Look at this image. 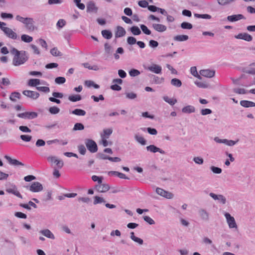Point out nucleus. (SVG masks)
<instances>
[{
	"mask_svg": "<svg viewBox=\"0 0 255 255\" xmlns=\"http://www.w3.org/2000/svg\"><path fill=\"white\" fill-rule=\"evenodd\" d=\"M10 53L13 55L12 64L15 66L24 64L28 59L27 54L25 51H19L15 48H12Z\"/></svg>",
	"mask_w": 255,
	"mask_h": 255,
	"instance_id": "obj_1",
	"label": "nucleus"
},
{
	"mask_svg": "<svg viewBox=\"0 0 255 255\" xmlns=\"http://www.w3.org/2000/svg\"><path fill=\"white\" fill-rule=\"evenodd\" d=\"M15 19L23 23L26 30L29 32H33L37 29V27L34 24V21L31 17H24L19 15L15 16Z\"/></svg>",
	"mask_w": 255,
	"mask_h": 255,
	"instance_id": "obj_2",
	"label": "nucleus"
},
{
	"mask_svg": "<svg viewBox=\"0 0 255 255\" xmlns=\"http://www.w3.org/2000/svg\"><path fill=\"white\" fill-rule=\"evenodd\" d=\"M0 28L7 38L13 40L19 39V35L13 29L7 27L6 23L0 21Z\"/></svg>",
	"mask_w": 255,
	"mask_h": 255,
	"instance_id": "obj_3",
	"label": "nucleus"
},
{
	"mask_svg": "<svg viewBox=\"0 0 255 255\" xmlns=\"http://www.w3.org/2000/svg\"><path fill=\"white\" fill-rule=\"evenodd\" d=\"M85 145L91 153H95L98 151V146L96 142L91 139H86L85 140Z\"/></svg>",
	"mask_w": 255,
	"mask_h": 255,
	"instance_id": "obj_4",
	"label": "nucleus"
},
{
	"mask_svg": "<svg viewBox=\"0 0 255 255\" xmlns=\"http://www.w3.org/2000/svg\"><path fill=\"white\" fill-rule=\"evenodd\" d=\"M47 160L51 165L55 164L57 168L61 169L63 166L64 163L63 161L59 159L56 156H49L47 157Z\"/></svg>",
	"mask_w": 255,
	"mask_h": 255,
	"instance_id": "obj_5",
	"label": "nucleus"
},
{
	"mask_svg": "<svg viewBox=\"0 0 255 255\" xmlns=\"http://www.w3.org/2000/svg\"><path fill=\"white\" fill-rule=\"evenodd\" d=\"M214 140L218 143H224L229 146H233L237 144V143L239 141V139L237 140H229L228 139L224 138L221 139L219 137H215L214 138Z\"/></svg>",
	"mask_w": 255,
	"mask_h": 255,
	"instance_id": "obj_6",
	"label": "nucleus"
},
{
	"mask_svg": "<svg viewBox=\"0 0 255 255\" xmlns=\"http://www.w3.org/2000/svg\"><path fill=\"white\" fill-rule=\"evenodd\" d=\"M25 188L32 192H38L43 190V186L39 182H34L30 186H27Z\"/></svg>",
	"mask_w": 255,
	"mask_h": 255,
	"instance_id": "obj_7",
	"label": "nucleus"
},
{
	"mask_svg": "<svg viewBox=\"0 0 255 255\" xmlns=\"http://www.w3.org/2000/svg\"><path fill=\"white\" fill-rule=\"evenodd\" d=\"M17 117L24 119L31 120L37 117L38 114L34 112H26L24 113L18 114Z\"/></svg>",
	"mask_w": 255,
	"mask_h": 255,
	"instance_id": "obj_8",
	"label": "nucleus"
},
{
	"mask_svg": "<svg viewBox=\"0 0 255 255\" xmlns=\"http://www.w3.org/2000/svg\"><path fill=\"white\" fill-rule=\"evenodd\" d=\"M224 216L226 219L227 222L228 224L229 227L230 229L237 228V225L236 223L234 218L229 213H225Z\"/></svg>",
	"mask_w": 255,
	"mask_h": 255,
	"instance_id": "obj_9",
	"label": "nucleus"
},
{
	"mask_svg": "<svg viewBox=\"0 0 255 255\" xmlns=\"http://www.w3.org/2000/svg\"><path fill=\"white\" fill-rule=\"evenodd\" d=\"M209 196L212 197L214 200H217L218 202L222 204H225L226 203V197L221 194H216L214 193H210Z\"/></svg>",
	"mask_w": 255,
	"mask_h": 255,
	"instance_id": "obj_10",
	"label": "nucleus"
},
{
	"mask_svg": "<svg viewBox=\"0 0 255 255\" xmlns=\"http://www.w3.org/2000/svg\"><path fill=\"white\" fill-rule=\"evenodd\" d=\"M97 191L100 193H105L110 189L109 184L107 183H100L95 186Z\"/></svg>",
	"mask_w": 255,
	"mask_h": 255,
	"instance_id": "obj_11",
	"label": "nucleus"
},
{
	"mask_svg": "<svg viewBox=\"0 0 255 255\" xmlns=\"http://www.w3.org/2000/svg\"><path fill=\"white\" fill-rule=\"evenodd\" d=\"M199 73L201 77L203 76L207 78H212L215 75V71L210 69H204L200 71Z\"/></svg>",
	"mask_w": 255,
	"mask_h": 255,
	"instance_id": "obj_12",
	"label": "nucleus"
},
{
	"mask_svg": "<svg viewBox=\"0 0 255 255\" xmlns=\"http://www.w3.org/2000/svg\"><path fill=\"white\" fill-rule=\"evenodd\" d=\"M156 192L159 195L165 197L167 199H171L173 197V195L168 191H166L161 188H157L156 189Z\"/></svg>",
	"mask_w": 255,
	"mask_h": 255,
	"instance_id": "obj_13",
	"label": "nucleus"
},
{
	"mask_svg": "<svg viewBox=\"0 0 255 255\" xmlns=\"http://www.w3.org/2000/svg\"><path fill=\"white\" fill-rule=\"evenodd\" d=\"M151 26L154 30L158 32H163L167 30L166 26L162 24L153 23Z\"/></svg>",
	"mask_w": 255,
	"mask_h": 255,
	"instance_id": "obj_14",
	"label": "nucleus"
},
{
	"mask_svg": "<svg viewBox=\"0 0 255 255\" xmlns=\"http://www.w3.org/2000/svg\"><path fill=\"white\" fill-rule=\"evenodd\" d=\"M236 39H243L246 41L250 42L253 40L252 36L247 33H241L235 36Z\"/></svg>",
	"mask_w": 255,
	"mask_h": 255,
	"instance_id": "obj_15",
	"label": "nucleus"
},
{
	"mask_svg": "<svg viewBox=\"0 0 255 255\" xmlns=\"http://www.w3.org/2000/svg\"><path fill=\"white\" fill-rule=\"evenodd\" d=\"M147 69L154 73L158 74L161 73L162 68L160 65L153 64L150 66L148 67Z\"/></svg>",
	"mask_w": 255,
	"mask_h": 255,
	"instance_id": "obj_16",
	"label": "nucleus"
},
{
	"mask_svg": "<svg viewBox=\"0 0 255 255\" xmlns=\"http://www.w3.org/2000/svg\"><path fill=\"white\" fill-rule=\"evenodd\" d=\"M23 94L25 96H26L29 98H30L33 100H35V99H37L39 96V94L38 93L35 92V91H30V90L24 91L23 92Z\"/></svg>",
	"mask_w": 255,
	"mask_h": 255,
	"instance_id": "obj_17",
	"label": "nucleus"
},
{
	"mask_svg": "<svg viewBox=\"0 0 255 255\" xmlns=\"http://www.w3.org/2000/svg\"><path fill=\"white\" fill-rule=\"evenodd\" d=\"M227 18L230 22H235L241 19H246L245 17L241 14L229 15L227 16Z\"/></svg>",
	"mask_w": 255,
	"mask_h": 255,
	"instance_id": "obj_18",
	"label": "nucleus"
},
{
	"mask_svg": "<svg viewBox=\"0 0 255 255\" xmlns=\"http://www.w3.org/2000/svg\"><path fill=\"white\" fill-rule=\"evenodd\" d=\"M147 151H149L152 153H156L158 152L161 154H165V151L162 149H160L159 147H156L154 145H150L149 146H146V147Z\"/></svg>",
	"mask_w": 255,
	"mask_h": 255,
	"instance_id": "obj_19",
	"label": "nucleus"
},
{
	"mask_svg": "<svg viewBox=\"0 0 255 255\" xmlns=\"http://www.w3.org/2000/svg\"><path fill=\"white\" fill-rule=\"evenodd\" d=\"M4 158L8 161V163L14 166H24V164L22 163L21 162L15 159H12L10 157L5 155Z\"/></svg>",
	"mask_w": 255,
	"mask_h": 255,
	"instance_id": "obj_20",
	"label": "nucleus"
},
{
	"mask_svg": "<svg viewBox=\"0 0 255 255\" xmlns=\"http://www.w3.org/2000/svg\"><path fill=\"white\" fill-rule=\"evenodd\" d=\"M6 191L9 193L13 194L19 198H22L21 195L17 191L15 185H12L11 187L8 188L6 189Z\"/></svg>",
	"mask_w": 255,
	"mask_h": 255,
	"instance_id": "obj_21",
	"label": "nucleus"
},
{
	"mask_svg": "<svg viewBox=\"0 0 255 255\" xmlns=\"http://www.w3.org/2000/svg\"><path fill=\"white\" fill-rule=\"evenodd\" d=\"M196 111L195 108L192 105H187L182 109V112L185 114L194 113Z\"/></svg>",
	"mask_w": 255,
	"mask_h": 255,
	"instance_id": "obj_22",
	"label": "nucleus"
},
{
	"mask_svg": "<svg viewBox=\"0 0 255 255\" xmlns=\"http://www.w3.org/2000/svg\"><path fill=\"white\" fill-rule=\"evenodd\" d=\"M40 233L44 236L45 237H47V238L52 240L55 239V236L54 234L49 229H44L41 230L40 231Z\"/></svg>",
	"mask_w": 255,
	"mask_h": 255,
	"instance_id": "obj_23",
	"label": "nucleus"
},
{
	"mask_svg": "<svg viewBox=\"0 0 255 255\" xmlns=\"http://www.w3.org/2000/svg\"><path fill=\"white\" fill-rule=\"evenodd\" d=\"M98 8L93 1H90L87 4V11L88 12H97Z\"/></svg>",
	"mask_w": 255,
	"mask_h": 255,
	"instance_id": "obj_24",
	"label": "nucleus"
},
{
	"mask_svg": "<svg viewBox=\"0 0 255 255\" xmlns=\"http://www.w3.org/2000/svg\"><path fill=\"white\" fill-rule=\"evenodd\" d=\"M126 34L125 29L122 26H118L117 27L115 36L116 37H121L124 36Z\"/></svg>",
	"mask_w": 255,
	"mask_h": 255,
	"instance_id": "obj_25",
	"label": "nucleus"
},
{
	"mask_svg": "<svg viewBox=\"0 0 255 255\" xmlns=\"http://www.w3.org/2000/svg\"><path fill=\"white\" fill-rule=\"evenodd\" d=\"M240 105L246 108L255 107V103L247 100L241 101L240 102Z\"/></svg>",
	"mask_w": 255,
	"mask_h": 255,
	"instance_id": "obj_26",
	"label": "nucleus"
},
{
	"mask_svg": "<svg viewBox=\"0 0 255 255\" xmlns=\"http://www.w3.org/2000/svg\"><path fill=\"white\" fill-rule=\"evenodd\" d=\"M112 132V128L104 129L103 132L101 133V137L108 138Z\"/></svg>",
	"mask_w": 255,
	"mask_h": 255,
	"instance_id": "obj_27",
	"label": "nucleus"
},
{
	"mask_svg": "<svg viewBox=\"0 0 255 255\" xmlns=\"http://www.w3.org/2000/svg\"><path fill=\"white\" fill-rule=\"evenodd\" d=\"M134 138L137 142H138L142 145H144L146 144V140L143 136L140 135L139 134H136L134 135Z\"/></svg>",
	"mask_w": 255,
	"mask_h": 255,
	"instance_id": "obj_28",
	"label": "nucleus"
},
{
	"mask_svg": "<svg viewBox=\"0 0 255 255\" xmlns=\"http://www.w3.org/2000/svg\"><path fill=\"white\" fill-rule=\"evenodd\" d=\"M199 214L201 218L204 220H208L209 219V214L204 209H200L199 211Z\"/></svg>",
	"mask_w": 255,
	"mask_h": 255,
	"instance_id": "obj_29",
	"label": "nucleus"
},
{
	"mask_svg": "<svg viewBox=\"0 0 255 255\" xmlns=\"http://www.w3.org/2000/svg\"><path fill=\"white\" fill-rule=\"evenodd\" d=\"M21 40L26 43H30L32 41L33 37L27 34H23L21 36Z\"/></svg>",
	"mask_w": 255,
	"mask_h": 255,
	"instance_id": "obj_30",
	"label": "nucleus"
},
{
	"mask_svg": "<svg viewBox=\"0 0 255 255\" xmlns=\"http://www.w3.org/2000/svg\"><path fill=\"white\" fill-rule=\"evenodd\" d=\"M40 84V80L38 79H31L28 82L29 86H36Z\"/></svg>",
	"mask_w": 255,
	"mask_h": 255,
	"instance_id": "obj_31",
	"label": "nucleus"
},
{
	"mask_svg": "<svg viewBox=\"0 0 255 255\" xmlns=\"http://www.w3.org/2000/svg\"><path fill=\"white\" fill-rule=\"evenodd\" d=\"M102 36L106 39H110L112 37V33L108 30H103L102 31Z\"/></svg>",
	"mask_w": 255,
	"mask_h": 255,
	"instance_id": "obj_32",
	"label": "nucleus"
},
{
	"mask_svg": "<svg viewBox=\"0 0 255 255\" xmlns=\"http://www.w3.org/2000/svg\"><path fill=\"white\" fill-rule=\"evenodd\" d=\"M81 99H82V98L80 95H70L68 97V100L72 102H76L77 101H79Z\"/></svg>",
	"mask_w": 255,
	"mask_h": 255,
	"instance_id": "obj_33",
	"label": "nucleus"
},
{
	"mask_svg": "<svg viewBox=\"0 0 255 255\" xmlns=\"http://www.w3.org/2000/svg\"><path fill=\"white\" fill-rule=\"evenodd\" d=\"M71 113L72 114H74V115H77V116H85L86 115V113L83 110L79 109H75L74 110L72 111L71 112Z\"/></svg>",
	"mask_w": 255,
	"mask_h": 255,
	"instance_id": "obj_34",
	"label": "nucleus"
},
{
	"mask_svg": "<svg viewBox=\"0 0 255 255\" xmlns=\"http://www.w3.org/2000/svg\"><path fill=\"white\" fill-rule=\"evenodd\" d=\"M188 36L186 35H178L174 37V39L178 41H184L188 39Z\"/></svg>",
	"mask_w": 255,
	"mask_h": 255,
	"instance_id": "obj_35",
	"label": "nucleus"
},
{
	"mask_svg": "<svg viewBox=\"0 0 255 255\" xmlns=\"http://www.w3.org/2000/svg\"><path fill=\"white\" fill-rule=\"evenodd\" d=\"M163 100L166 102L168 103L171 106L174 105L177 103V100L175 99L169 98L168 96H164L163 97Z\"/></svg>",
	"mask_w": 255,
	"mask_h": 255,
	"instance_id": "obj_36",
	"label": "nucleus"
},
{
	"mask_svg": "<svg viewBox=\"0 0 255 255\" xmlns=\"http://www.w3.org/2000/svg\"><path fill=\"white\" fill-rule=\"evenodd\" d=\"M106 201L105 199L101 197L95 196L94 197V201L93 204L94 205H97L98 204H101L103 203H105Z\"/></svg>",
	"mask_w": 255,
	"mask_h": 255,
	"instance_id": "obj_37",
	"label": "nucleus"
},
{
	"mask_svg": "<svg viewBox=\"0 0 255 255\" xmlns=\"http://www.w3.org/2000/svg\"><path fill=\"white\" fill-rule=\"evenodd\" d=\"M171 84L176 87H180L182 85L181 81L177 78H173L171 80Z\"/></svg>",
	"mask_w": 255,
	"mask_h": 255,
	"instance_id": "obj_38",
	"label": "nucleus"
},
{
	"mask_svg": "<svg viewBox=\"0 0 255 255\" xmlns=\"http://www.w3.org/2000/svg\"><path fill=\"white\" fill-rule=\"evenodd\" d=\"M218 4L220 5L225 6L229 5L234 2L236 0H217Z\"/></svg>",
	"mask_w": 255,
	"mask_h": 255,
	"instance_id": "obj_39",
	"label": "nucleus"
},
{
	"mask_svg": "<svg viewBox=\"0 0 255 255\" xmlns=\"http://www.w3.org/2000/svg\"><path fill=\"white\" fill-rule=\"evenodd\" d=\"M190 72L191 74L194 77L198 78L199 79H201V77L200 74H198L197 71V69L196 67H192L190 68Z\"/></svg>",
	"mask_w": 255,
	"mask_h": 255,
	"instance_id": "obj_40",
	"label": "nucleus"
},
{
	"mask_svg": "<svg viewBox=\"0 0 255 255\" xmlns=\"http://www.w3.org/2000/svg\"><path fill=\"white\" fill-rule=\"evenodd\" d=\"M131 33L134 35H138L141 34V31L138 27L136 26H132L130 28Z\"/></svg>",
	"mask_w": 255,
	"mask_h": 255,
	"instance_id": "obj_41",
	"label": "nucleus"
},
{
	"mask_svg": "<svg viewBox=\"0 0 255 255\" xmlns=\"http://www.w3.org/2000/svg\"><path fill=\"white\" fill-rule=\"evenodd\" d=\"M140 27L141 30L145 34L148 35L151 34V30H149L146 25H145L144 24H141Z\"/></svg>",
	"mask_w": 255,
	"mask_h": 255,
	"instance_id": "obj_42",
	"label": "nucleus"
},
{
	"mask_svg": "<svg viewBox=\"0 0 255 255\" xmlns=\"http://www.w3.org/2000/svg\"><path fill=\"white\" fill-rule=\"evenodd\" d=\"M20 97V94L17 92L12 93L10 96V99L14 102H15L17 99H19Z\"/></svg>",
	"mask_w": 255,
	"mask_h": 255,
	"instance_id": "obj_43",
	"label": "nucleus"
},
{
	"mask_svg": "<svg viewBox=\"0 0 255 255\" xmlns=\"http://www.w3.org/2000/svg\"><path fill=\"white\" fill-rule=\"evenodd\" d=\"M210 168L212 172L214 174H221L222 172V170L221 168L214 166H211Z\"/></svg>",
	"mask_w": 255,
	"mask_h": 255,
	"instance_id": "obj_44",
	"label": "nucleus"
},
{
	"mask_svg": "<svg viewBox=\"0 0 255 255\" xmlns=\"http://www.w3.org/2000/svg\"><path fill=\"white\" fill-rule=\"evenodd\" d=\"M49 112L52 115H56L59 113L60 109L56 106H53L49 109Z\"/></svg>",
	"mask_w": 255,
	"mask_h": 255,
	"instance_id": "obj_45",
	"label": "nucleus"
},
{
	"mask_svg": "<svg viewBox=\"0 0 255 255\" xmlns=\"http://www.w3.org/2000/svg\"><path fill=\"white\" fill-rule=\"evenodd\" d=\"M66 21L63 19H60L56 23V27L58 29L63 28L66 24Z\"/></svg>",
	"mask_w": 255,
	"mask_h": 255,
	"instance_id": "obj_46",
	"label": "nucleus"
},
{
	"mask_svg": "<svg viewBox=\"0 0 255 255\" xmlns=\"http://www.w3.org/2000/svg\"><path fill=\"white\" fill-rule=\"evenodd\" d=\"M84 129V125L81 123H76L73 128V130H81Z\"/></svg>",
	"mask_w": 255,
	"mask_h": 255,
	"instance_id": "obj_47",
	"label": "nucleus"
},
{
	"mask_svg": "<svg viewBox=\"0 0 255 255\" xmlns=\"http://www.w3.org/2000/svg\"><path fill=\"white\" fill-rule=\"evenodd\" d=\"M195 17L197 18H203V19H210L211 18V16L208 14H200L198 13L194 14Z\"/></svg>",
	"mask_w": 255,
	"mask_h": 255,
	"instance_id": "obj_48",
	"label": "nucleus"
},
{
	"mask_svg": "<svg viewBox=\"0 0 255 255\" xmlns=\"http://www.w3.org/2000/svg\"><path fill=\"white\" fill-rule=\"evenodd\" d=\"M181 27L183 29H191L192 28V25L187 22H183L181 24Z\"/></svg>",
	"mask_w": 255,
	"mask_h": 255,
	"instance_id": "obj_49",
	"label": "nucleus"
},
{
	"mask_svg": "<svg viewBox=\"0 0 255 255\" xmlns=\"http://www.w3.org/2000/svg\"><path fill=\"white\" fill-rule=\"evenodd\" d=\"M140 74V72L138 70L135 69H132L129 71V75L131 77H135L138 76Z\"/></svg>",
	"mask_w": 255,
	"mask_h": 255,
	"instance_id": "obj_50",
	"label": "nucleus"
},
{
	"mask_svg": "<svg viewBox=\"0 0 255 255\" xmlns=\"http://www.w3.org/2000/svg\"><path fill=\"white\" fill-rule=\"evenodd\" d=\"M125 94L127 98L128 99L133 100L137 97L136 94L133 92H127Z\"/></svg>",
	"mask_w": 255,
	"mask_h": 255,
	"instance_id": "obj_51",
	"label": "nucleus"
},
{
	"mask_svg": "<svg viewBox=\"0 0 255 255\" xmlns=\"http://www.w3.org/2000/svg\"><path fill=\"white\" fill-rule=\"evenodd\" d=\"M91 178L93 181L97 182L98 184L102 183L103 179L102 176H98L97 175H93Z\"/></svg>",
	"mask_w": 255,
	"mask_h": 255,
	"instance_id": "obj_52",
	"label": "nucleus"
},
{
	"mask_svg": "<svg viewBox=\"0 0 255 255\" xmlns=\"http://www.w3.org/2000/svg\"><path fill=\"white\" fill-rule=\"evenodd\" d=\"M234 92L238 94H245L247 93V91L245 89L241 88L234 89Z\"/></svg>",
	"mask_w": 255,
	"mask_h": 255,
	"instance_id": "obj_53",
	"label": "nucleus"
},
{
	"mask_svg": "<svg viewBox=\"0 0 255 255\" xmlns=\"http://www.w3.org/2000/svg\"><path fill=\"white\" fill-rule=\"evenodd\" d=\"M66 81V79L63 77H58L55 78V82L58 84H62Z\"/></svg>",
	"mask_w": 255,
	"mask_h": 255,
	"instance_id": "obj_54",
	"label": "nucleus"
},
{
	"mask_svg": "<svg viewBox=\"0 0 255 255\" xmlns=\"http://www.w3.org/2000/svg\"><path fill=\"white\" fill-rule=\"evenodd\" d=\"M144 220L148 223L149 225H154L155 224L154 221L149 216H145L143 217Z\"/></svg>",
	"mask_w": 255,
	"mask_h": 255,
	"instance_id": "obj_55",
	"label": "nucleus"
},
{
	"mask_svg": "<svg viewBox=\"0 0 255 255\" xmlns=\"http://www.w3.org/2000/svg\"><path fill=\"white\" fill-rule=\"evenodd\" d=\"M193 161L195 163L198 165H202L204 162L203 159L201 157H194L193 158Z\"/></svg>",
	"mask_w": 255,
	"mask_h": 255,
	"instance_id": "obj_56",
	"label": "nucleus"
},
{
	"mask_svg": "<svg viewBox=\"0 0 255 255\" xmlns=\"http://www.w3.org/2000/svg\"><path fill=\"white\" fill-rule=\"evenodd\" d=\"M78 149L80 154L82 155L85 154L86 152V149L84 145L81 144L78 145Z\"/></svg>",
	"mask_w": 255,
	"mask_h": 255,
	"instance_id": "obj_57",
	"label": "nucleus"
},
{
	"mask_svg": "<svg viewBox=\"0 0 255 255\" xmlns=\"http://www.w3.org/2000/svg\"><path fill=\"white\" fill-rule=\"evenodd\" d=\"M20 138L24 141L28 142L31 140L32 136L29 135L22 134L20 136Z\"/></svg>",
	"mask_w": 255,
	"mask_h": 255,
	"instance_id": "obj_58",
	"label": "nucleus"
},
{
	"mask_svg": "<svg viewBox=\"0 0 255 255\" xmlns=\"http://www.w3.org/2000/svg\"><path fill=\"white\" fill-rule=\"evenodd\" d=\"M105 50L108 54L112 53L113 51L112 47L108 43L105 44Z\"/></svg>",
	"mask_w": 255,
	"mask_h": 255,
	"instance_id": "obj_59",
	"label": "nucleus"
},
{
	"mask_svg": "<svg viewBox=\"0 0 255 255\" xmlns=\"http://www.w3.org/2000/svg\"><path fill=\"white\" fill-rule=\"evenodd\" d=\"M51 54L54 56H58L61 55L60 52L57 48H53L50 50Z\"/></svg>",
	"mask_w": 255,
	"mask_h": 255,
	"instance_id": "obj_60",
	"label": "nucleus"
},
{
	"mask_svg": "<svg viewBox=\"0 0 255 255\" xmlns=\"http://www.w3.org/2000/svg\"><path fill=\"white\" fill-rule=\"evenodd\" d=\"M36 89L39 91H41L45 93H48L50 92V89L48 87H37Z\"/></svg>",
	"mask_w": 255,
	"mask_h": 255,
	"instance_id": "obj_61",
	"label": "nucleus"
},
{
	"mask_svg": "<svg viewBox=\"0 0 255 255\" xmlns=\"http://www.w3.org/2000/svg\"><path fill=\"white\" fill-rule=\"evenodd\" d=\"M0 16L1 18H9L12 19L13 18V15L11 13H7L5 12H1L0 14Z\"/></svg>",
	"mask_w": 255,
	"mask_h": 255,
	"instance_id": "obj_62",
	"label": "nucleus"
},
{
	"mask_svg": "<svg viewBox=\"0 0 255 255\" xmlns=\"http://www.w3.org/2000/svg\"><path fill=\"white\" fill-rule=\"evenodd\" d=\"M195 84L199 88H207L208 87V85L206 83H204L199 81H195Z\"/></svg>",
	"mask_w": 255,
	"mask_h": 255,
	"instance_id": "obj_63",
	"label": "nucleus"
},
{
	"mask_svg": "<svg viewBox=\"0 0 255 255\" xmlns=\"http://www.w3.org/2000/svg\"><path fill=\"white\" fill-rule=\"evenodd\" d=\"M91 98L95 102H98L100 100H104V97L102 95H100L99 97H96L94 95L91 96Z\"/></svg>",
	"mask_w": 255,
	"mask_h": 255,
	"instance_id": "obj_64",
	"label": "nucleus"
}]
</instances>
